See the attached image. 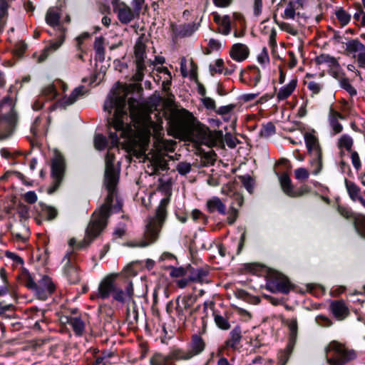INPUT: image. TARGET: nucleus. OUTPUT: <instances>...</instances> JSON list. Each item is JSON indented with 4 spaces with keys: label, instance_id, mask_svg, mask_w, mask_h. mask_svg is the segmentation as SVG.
<instances>
[{
    "label": "nucleus",
    "instance_id": "473e14b6",
    "mask_svg": "<svg viewBox=\"0 0 365 365\" xmlns=\"http://www.w3.org/2000/svg\"><path fill=\"white\" fill-rule=\"evenodd\" d=\"M289 329V349L292 348V346H294L298 331L297 319L292 318L287 324Z\"/></svg>",
    "mask_w": 365,
    "mask_h": 365
},
{
    "label": "nucleus",
    "instance_id": "c756f323",
    "mask_svg": "<svg viewBox=\"0 0 365 365\" xmlns=\"http://www.w3.org/2000/svg\"><path fill=\"white\" fill-rule=\"evenodd\" d=\"M197 141L205 145L210 146L212 144L210 132L208 128H199L195 130Z\"/></svg>",
    "mask_w": 365,
    "mask_h": 365
},
{
    "label": "nucleus",
    "instance_id": "052dcab7",
    "mask_svg": "<svg viewBox=\"0 0 365 365\" xmlns=\"http://www.w3.org/2000/svg\"><path fill=\"white\" fill-rule=\"evenodd\" d=\"M42 93L49 100L55 98L57 96V91L53 85H49L46 87Z\"/></svg>",
    "mask_w": 365,
    "mask_h": 365
},
{
    "label": "nucleus",
    "instance_id": "bb28decb",
    "mask_svg": "<svg viewBox=\"0 0 365 365\" xmlns=\"http://www.w3.org/2000/svg\"><path fill=\"white\" fill-rule=\"evenodd\" d=\"M67 323L72 327L74 334L81 336L85 331V323L80 317H70L67 318Z\"/></svg>",
    "mask_w": 365,
    "mask_h": 365
},
{
    "label": "nucleus",
    "instance_id": "680f3d73",
    "mask_svg": "<svg viewBox=\"0 0 365 365\" xmlns=\"http://www.w3.org/2000/svg\"><path fill=\"white\" fill-rule=\"evenodd\" d=\"M9 4L6 0H0V24L8 16Z\"/></svg>",
    "mask_w": 365,
    "mask_h": 365
},
{
    "label": "nucleus",
    "instance_id": "393cba45",
    "mask_svg": "<svg viewBox=\"0 0 365 365\" xmlns=\"http://www.w3.org/2000/svg\"><path fill=\"white\" fill-rule=\"evenodd\" d=\"M297 85V79H292L289 83L282 87L277 94L278 101H284L287 99L294 92Z\"/></svg>",
    "mask_w": 365,
    "mask_h": 365
},
{
    "label": "nucleus",
    "instance_id": "20e7f679",
    "mask_svg": "<svg viewBox=\"0 0 365 365\" xmlns=\"http://www.w3.org/2000/svg\"><path fill=\"white\" fill-rule=\"evenodd\" d=\"M169 198H163L156 209L155 215L148 218V222L142 240L138 242L139 247H146L155 242L159 236L163 224L167 215Z\"/></svg>",
    "mask_w": 365,
    "mask_h": 365
},
{
    "label": "nucleus",
    "instance_id": "a19ab883",
    "mask_svg": "<svg viewBox=\"0 0 365 365\" xmlns=\"http://www.w3.org/2000/svg\"><path fill=\"white\" fill-rule=\"evenodd\" d=\"M354 145L353 138L347 134L342 135L339 139L338 147L339 149L344 148L349 152H351Z\"/></svg>",
    "mask_w": 365,
    "mask_h": 365
},
{
    "label": "nucleus",
    "instance_id": "423d86ee",
    "mask_svg": "<svg viewBox=\"0 0 365 365\" xmlns=\"http://www.w3.org/2000/svg\"><path fill=\"white\" fill-rule=\"evenodd\" d=\"M125 106V96H118L108 98L104 103L103 109L105 111H108L109 114L115 108L113 116L108 120V123L115 130L123 131L125 129L124 119L128 118Z\"/></svg>",
    "mask_w": 365,
    "mask_h": 365
},
{
    "label": "nucleus",
    "instance_id": "79ce46f5",
    "mask_svg": "<svg viewBox=\"0 0 365 365\" xmlns=\"http://www.w3.org/2000/svg\"><path fill=\"white\" fill-rule=\"evenodd\" d=\"M335 15L341 27L346 26L351 21V15L347 13L342 7L339 8L335 12Z\"/></svg>",
    "mask_w": 365,
    "mask_h": 365
},
{
    "label": "nucleus",
    "instance_id": "7c9ffc66",
    "mask_svg": "<svg viewBox=\"0 0 365 365\" xmlns=\"http://www.w3.org/2000/svg\"><path fill=\"white\" fill-rule=\"evenodd\" d=\"M242 331L239 326L235 327L230 333V338L225 341L227 347L235 348L240 342Z\"/></svg>",
    "mask_w": 365,
    "mask_h": 365
},
{
    "label": "nucleus",
    "instance_id": "864d4df0",
    "mask_svg": "<svg viewBox=\"0 0 365 365\" xmlns=\"http://www.w3.org/2000/svg\"><path fill=\"white\" fill-rule=\"evenodd\" d=\"M176 170L181 175H185L191 170V164L187 162H180L176 166Z\"/></svg>",
    "mask_w": 365,
    "mask_h": 365
},
{
    "label": "nucleus",
    "instance_id": "cd10ccee",
    "mask_svg": "<svg viewBox=\"0 0 365 365\" xmlns=\"http://www.w3.org/2000/svg\"><path fill=\"white\" fill-rule=\"evenodd\" d=\"M277 175L279 177V181L283 192L289 197L294 195V186L289 175L286 173L281 175L277 173Z\"/></svg>",
    "mask_w": 365,
    "mask_h": 365
},
{
    "label": "nucleus",
    "instance_id": "e433bc0d",
    "mask_svg": "<svg viewBox=\"0 0 365 365\" xmlns=\"http://www.w3.org/2000/svg\"><path fill=\"white\" fill-rule=\"evenodd\" d=\"M353 226L356 233L365 240V215L358 213V217L353 222Z\"/></svg>",
    "mask_w": 365,
    "mask_h": 365
},
{
    "label": "nucleus",
    "instance_id": "774afa93",
    "mask_svg": "<svg viewBox=\"0 0 365 365\" xmlns=\"http://www.w3.org/2000/svg\"><path fill=\"white\" fill-rule=\"evenodd\" d=\"M277 25L281 30L284 31L291 35L296 36L297 34V30L292 28L288 23L282 21L277 23Z\"/></svg>",
    "mask_w": 365,
    "mask_h": 365
},
{
    "label": "nucleus",
    "instance_id": "de8ad7c7",
    "mask_svg": "<svg viewBox=\"0 0 365 365\" xmlns=\"http://www.w3.org/2000/svg\"><path fill=\"white\" fill-rule=\"evenodd\" d=\"M107 145V139L102 134H98L94 138V146L98 150H103Z\"/></svg>",
    "mask_w": 365,
    "mask_h": 365
},
{
    "label": "nucleus",
    "instance_id": "2eb2a0df",
    "mask_svg": "<svg viewBox=\"0 0 365 365\" xmlns=\"http://www.w3.org/2000/svg\"><path fill=\"white\" fill-rule=\"evenodd\" d=\"M209 273L210 269L208 267H194L188 265V275L191 282L200 284L208 282Z\"/></svg>",
    "mask_w": 365,
    "mask_h": 365
},
{
    "label": "nucleus",
    "instance_id": "13d9d810",
    "mask_svg": "<svg viewBox=\"0 0 365 365\" xmlns=\"http://www.w3.org/2000/svg\"><path fill=\"white\" fill-rule=\"evenodd\" d=\"M351 160L353 167L356 171H359L361 168V162L359 153L356 150L351 152Z\"/></svg>",
    "mask_w": 365,
    "mask_h": 365
},
{
    "label": "nucleus",
    "instance_id": "f257e3e1",
    "mask_svg": "<svg viewBox=\"0 0 365 365\" xmlns=\"http://www.w3.org/2000/svg\"><path fill=\"white\" fill-rule=\"evenodd\" d=\"M115 156L108 152L105 158V173L103 184L107 190L104 203L98 210L92 215L86 229L83 240L77 247L78 249L87 247L98 237L106 228L108 220L112 212H119L123 206L122 202L117 197V185L120 177V167L114 164Z\"/></svg>",
    "mask_w": 365,
    "mask_h": 365
},
{
    "label": "nucleus",
    "instance_id": "338daca9",
    "mask_svg": "<svg viewBox=\"0 0 365 365\" xmlns=\"http://www.w3.org/2000/svg\"><path fill=\"white\" fill-rule=\"evenodd\" d=\"M1 156L6 159L15 158L16 156L21 154L20 151L15 150L14 152L10 151L8 148H3L0 150Z\"/></svg>",
    "mask_w": 365,
    "mask_h": 365
},
{
    "label": "nucleus",
    "instance_id": "1a4fd4ad",
    "mask_svg": "<svg viewBox=\"0 0 365 365\" xmlns=\"http://www.w3.org/2000/svg\"><path fill=\"white\" fill-rule=\"evenodd\" d=\"M24 284L34 292L38 299L43 301L47 299L55 290L54 284L47 275H43L38 282H36L34 279L29 274L24 280Z\"/></svg>",
    "mask_w": 365,
    "mask_h": 365
},
{
    "label": "nucleus",
    "instance_id": "f8f14e48",
    "mask_svg": "<svg viewBox=\"0 0 365 365\" xmlns=\"http://www.w3.org/2000/svg\"><path fill=\"white\" fill-rule=\"evenodd\" d=\"M59 29V32H55L54 34L56 36V39L50 41L48 45L41 51L38 57L39 62L45 61L51 53L57 51L64 43L68 28L61 27Z\"/></svg>",
    "mask_w": 365,
    "mask_h": 365
},
{
    "label": "nucleus",
    "instance_id": "c03bdc74",
    "mask_svg": "<svg viewBox=\"0 0 365 365\" xmlns=\"http://www.w3.org/2000/svg\"><path fill=\"white\" fill-rule=\"evenodd\" d=\"M231 31L230 18L228 15H225L222 18L221 22L219 24V31L223 35H227Z\"/></svg>",
    "mask_w": 365,
    "mask_h": 365
},
{
    "label": "nucleus",
    "instance_id": "c85d7f7f",
    "mask_svg": "<svg viewBox=\"0 0 365 365\" xmlns=\"http://www.w3.org/2000/svg\"><path fill=\"white\" fill-rule=\"evenodd\" d=\"M170 364L173 361L189 360L192 359V355L188 350H184L179 348L173 349L168 354Z\"/></svg>",
    "mask_w": 365,
    "mask_h": 365
},
{
    "label": "nucleus",
    "instance_id": "aec40b11",
    "mask_svg": "<svg viewBox=\"0 0 365 365\" xmlns=\"http://www.w3.org/2000/svg\"><path fill=\"white\" fill-rule=\"evenodd\" d=\"M188 349L192 358L201 354L205 349V342L203 339L198 334L192 336L191 341L189 344Z\"/></svg>",
    "mask_w": 365,
    "mask_h": 365
},
{
    "label": "nucleus",
    "instance_id": "a18cd8bd",
    "mask_svg": "<svg viewBox=\"0 0 365 365\" xmlns=\"http://www.w3.org/2000/svg\"><path fill=\"white\" fill-rule=\"evenodd\" d=\"M275 133V125L272 122H269L267 124L263 125L262 128H261L259 133V137L267 138L270 135H274Z\"/></svg>",
    "mask_w": 365,
    "mask_h": 365
},
{
    "label": "nucleus",
    "instance_id": "bf43d9fd",
    "mask_svg": "<svg viewBox=\"0 0 365 365\" xmlns=\"http://www.w3.org/2000/svg\"><path fill=\"white\" fill-rule=\"evenodd\" d=\"M223 64H224L223 60L221 58H219L215 61V63L214 66L210 65V71L211 74L213 76L216 73H223V68H222Z\"/></svg>",
    "mask_w": 365,
    "mask_h": 365
},
{
    "label": "nucleus",
    "instance_id": "f03ea898",
    "mask_svg": "<svg viewBox=\"0 0 365 365\" xmlns=\"http://www.w3.org/2000/svg\"><path fill=\"white\" fill-rule=\"evenodd\" d=\"M116 277L117 274H112L103 279L99 284L96 297L106 299L112 296L113 300L121 304L133 300L134 296L133 282L128 281L123 289L115 284Z\"/></svg>",
    "mask_w": 365,
    "mask_h": 365
},
{
    "label": "nucleus",
    "instance_id": "ddd939ff",
    "mask_svg": "<svg viewBox=\"0 0 365 365\" xmlns=\"http://www.w3.org/2000/svg\"><path fill=\"white\" fill-rule=\"evenodd\" d=\"M232 202L227 210V221L228 224L232 225L238 217V208L244 204V196L240 192H235L230 196Z\"/></svg>",
    "mask_w": 365,
    "mask_h": 365
},
{
    "label": "nucleus",
    "instance_id": "7ed1b4c3",
    "mask_svg": "<svg viewBox=\"0 0 365 365\" xmlns=\"http://www.w3.org/2000/svg\"><path fill=\"white\" fill-rule=\"evenodd\" d=\"M252 275L264 277L267 289L273 293L287 294L294 287L287 276L257 262H252Z\"/></svg>",
    "mask_w": 365,
    "mask_h": 365
},
{
    "label": "nucleus",
    "instance_id": "ea45409f",
    "mask_svg": "<svg viewBox=\"0 0 365 365\" xmlns=\"http://www.w3.org/2000/svg\"><path fill=\"white\" fill-rule=\"evenodd\" d=\"M150 365H169L170 364L168 355L156 352L150 359Z\"/></svg>",
    "mask_w": 365,
    "mask_h": 365
},
{
    "label": "nucleus",
    "instance_id": "49530a36",
    "mask_svg": "<svg viewBox=\"0 0 365 365\" xmlns=\"http://www.w3.org/2000/svg\"><path fill=\"white\" fill-rule=\"evenodd\" d=\"M340 86L345 90L351 96H355L357 94L356 89L349 83V80L343 77L340 80Z\"/></svg>",
    "mask_w": 365,
    "mask_h": 365
},
{
    "label": "nucleus",
    "instance_id": "412c9836",
    "mask_svg": "<svg viewBox=\"0 0 365 365\" xmlns=\"http://www.w3.org/2000/svg\"><path fill=\"white\" fill-rule=\"evenodd\" d=\"M250 50L247 46L242 43H235L232 46L230 55L237 61H242L249 56Z\"/></svg>",
    "mask_w": 365,
    "mask_h": 365
},
{
    "label": "nucleus",
    "instance_id": "603ef678",
    "mask_svg": "<svg viewBox=\"0 0 365 365\" xmlns=\"http://www.w3.org/2000/svg\"><path fill=\"white\" fill-rule=\"evenodd\" d=\"M89 38H91V34L88 32H83L76 38V48L78 51H83V43Z\"/></svg>",
    "mask_w": 365,
    "mask_h": 365
},
{
    "label": "nucleus",
    "instance_id": "5701e85b",
    "mask_svg": "<svg viewBox=\"0 0 365 365\" xmlns=\"http://www.w3.org/2000/svg\"><path fill=\"white\" fill-rule=\"evenodd\" d=\"M195 298L192 296L190 295L187 297H184L181 298L178 297L176 300V307L175 310L178 314V316H183L184 311L190 309L195 302Z\"/></svg>",
    "mask_w": 365,
    "mask_h": 365
},
{
    "label": "nucleus",
    "instance_id": "6e6d98bb",
    "mask_svg": "<svg viewBox=\"0 0 365 365\" xmlns=\"http://www.w3.org/2000/svg\"><path fill=\"white\" fill-rule=\"evenodd\" d=\"M191 216L195 222H202L205 224L207 222V217L200 210L195 209L191 212Z\"/></svg>",
    "mask_w": 365,
    "mask_h": 365
},
{
    "label": "nucleus",
    "instance_id": "f704fd0d",
    "mask_svg": "<svg viewBox=\"0 0 365 365\" xmlns=\"http://www.w3.org/2000/svg\"><path fill=\"white\" fill-rule=\"evenodd\" d=\"M314 62L317 65H321L322 63H329L330 66L335 67L336 68H340V65L337 60L331 56L329 54L322 53L314 58Z\"/></svg>",
    "mask_w": 365,
    "mask_h": 365
},
{
    "label": "nucleus",
    "instance_id": "0eeeda50",
    "mask_svg": "<svg viewBox=\"0 0 365 365\" xmlns=\"http://www.w3.org/2000/svg\"><path fill=\"white\" fill-rule=\"evenodd\" d=\"M326 359L329 365H345L356 357L354 350L345 348L341 343L333 341L325 349Z\"/></svg>",
    "mask_w": 365,
    "mask_h": 365
},
{
    "label": "nucleus",
    "instance_id": "a878e982",
    "mask_svg": "<svg viewBox=\"0 0 365 365\" xmlns=\"http://www.w3.org/2000/svg\"><path fill=\"white\" fill-rule=\"evenodd\" d=\"M309 155L311 157L309 162L312 169V173L313 175H317L321 172L323 167L322 151L318 150L313 155Z\"/></svg>",
    "mask_w": 365,
    "mask_h": 365
},
{
    "label": "nucleus",
    "instance_id": "37998d69",
    "mask_svg": "<svg viewBox=\"0 0 365 365\" xmlns=\"http://www.w3.org/2000/svg\"><path fill=\"white\" fill-rule=\"evenodd\" d=\"M213 314L215 322L220 329L223 330H227L230 329V324L225 316L217 314L215 312H213Z\"/></svg>",
    "mask_w": 365,
    "mask_h": 365
},
{
    "label": "nucleus",
    "instance_id": "2f4dec72",
    "mask_svg": "<svg viewBox=\"0 0 365 365\" xmlns=\"http://www.w3.org/2000/svg\"><path fill=\"white\" fill-rule=\"evenodd\" d=\"M336 211L342 217L347 220H352V222H354L355 219L358 217V213L354 212L348 205L338 204Z\"/></svg>",
    "mask_w": 365,
    "mask_h": 365
},
{
    "label": "nucleus",
    "instance_id": "6ab92c4d",
    "mask_svg": "<svg viewBox=\"0 0 365 365\" xmlns=\"http://www.w3.org/2000/svg\"><path fill=\"white\" fill-rule=\"evenodd\" d=\"M209 212H217L222 215H227V210L225 204L218 197H213L209 199L206 203Z\"/></svg>",
    "mask_w": 365,
    "mask_h": 365
},
{
    "label": "nucleus",
    "instance_id": "6e6552de",
    "mask_svg": "<svg viewBox=\"0 0 365 365\" xmlns=\"http://www.w3.org/2000/svg\"><path fill=\"white\" fill-rule=\"evenodd\" d=\"M130 118L133 123V126L138 130H147L153 125L150 114L143 106L133 98L128 101Z\"/></svg>",
    "mask_w": 365,
    "mask_h": 365
},
{
    "label": "nucleus",
    "instance_id": "3c124183",
    "mask_svg": "<svg viewBox=\"0 0 365 365\" xmlns=\"http://www.w3.org/2000/svg\"><path fill=\"white\" fill-rule=\"evenodd\" d=\"M195 31V26L194 24H187L183 25L179 31V36L180 37L190 36L194 33Z\"/></svg>",
    "mask_w": 365,
    "mask_h": 365
},
{
    "label": "nucleus",
    "instance_id": "4d7b16f0",
    "mask_svg": "<svg viewBox=\"0 0 365 365\" xmlns=\"http://www.w3.org/2000/svg\"><path fill=\"white\" fill-rule=\"evenodd\" d=\"M237 178L247 190L249 193H251V176L249 174L238 175Z\"/></svg>",
    "mask_w": 365,
    "mask_h": 365
},
{
    "label": "nucleus",
    "instance_id": "dca6fc26",
    "mask_svg": "<svg viewBox=\"0 0 365 365\" xmlns=\"http://www.w3.org/2000/svg\"><path fill=\"white\" fill-rule=\"evenodd\" d=\"M85 87L84 86H79L76 88L71 93L69 96H64L56 102L55 106L62 109L66 108V107L73 104L78 98L84 94Z\"/></svg>",
    "mask_w": 365,
    "mask_h": 365
},
{
    "label": "nucleus",
    "instance_id": "a211bd4d",
    "mask_svg": "<svg viewBox=\"0 0 365 365\" xmlns=\"http://www.w3.org/2000/svg\"><path fill=\"white\" fill-rule=\"evenodd\" d=\"M45 21L48 26L53 29L55 32H59L61 27H65L61 24V16L56 8L48 9L46 14Z\"/></svg>",
    "mask_w": 365,
    "mask_h": 365
},
{
    "label": "nucleus",
    "instance_id": "69168bd1",
    "mask_svg": "<svg viewBox=\"0 0 365 365\" xmlns=\"http://www.w3.org/2000/svg\"><path fill=\"white\" fill-rule=\"evenodd\" d=\"M235 295L237 299H242L247 303L251 302V295L243 289H237L235 292Z\"/></svg>",
    "mask_w": 365,
    "mask_h": 365
},
{
    "label": "nucleus",
    "instance_id": "72a5a7b5",
    "mask_svg": "<svg viewBox=\"0 0 365 365\" xmlns=\"http://www.w3.org/2000/svg\"><path fill=\"white\" fill-rule=\"evenodd\" d=\"M65 274L71 284H76L80 281V275L77 267L71 264L65 266Z\"/></svg>",
    "mask_w": 365,
    "mask_h": 365
},
{
    "label": "nucleus",
    "instance_id": "5fc2aeb1",
    "mask_svg": "<svg viewBox=\"0 0 365 365\" xmlns=\"http://www.w3.org/2000/svg\"><path fill=\"white\" fill-rule=\"evenodd\" d=\"M188 275V266L185 268L180 267H173L170 272V276L173 277H180Z\"/></svg>",
    "mask_w": 365,
    "mask_h": 365
},
{
    "label": "nucleus",
    "instance_id": "4be33fe9",
    "mask_svg": "<svg viewBox=\"0 0 365 365\" xmlns=\"http://www.w3.org/2000/svg\"><path fill=\"white\" fill-rule=\"evenodd\" d=\"M134 53L136 62V68L139 71L145 69L144 60L145 58V45L138 40L134 46Z\"/></svg>",
    "mask_w": 365,
    "mask_h": 365
},
{
    "label": "nucleus",
    "instance_id": "c9c22d12",
    "mask_svg": "<svg viewBox=\"0 0 365 365\" xmlns=\"http://www.w3.org/2000/svg\"><path fill=\"white\" fill-rule=\"evenodd\" d=\"M353 226L356 233L365 240V215L358 213V217L353 222Z\"/></svg>",
    "mask_w": 365,
    "mask_h": 365
},
{
    "label": "nucleus",
    "instance_id": "4468645a",
    "mask_svg": "<svg viewBox=\"0 0 365 365\" xmlns=\"http://www.w3.org/2000/svg\"><path fill=\"white\" fill-rule=\"evenodd\" d=\"M344 185L349 198L353 202H359L365 207V199L363 197V194H365V191H362L361 187L356 182L347 178L344 179Z\"/></svg>",
    "mask_w": 365,
    "mask_h": 365
},
{
    "label": "nucleus",
    "instance_id": "09e8293b",
    "mask_svg": "<svg viewBox=\"0 0 365 365\" xmlns=\"http://www.w3.org/2000/svg\"><path fill=\"white\" fill-rule=\"evenodd\" d=\"M294 349V346H292V348L289 349V344H287L285 349L284 351H281L279 353L278 359L281 362V365H285L288 361L290 354H292Z\"/></svg>",
    "mask_w": 365,
    "mask_h": 365
},
{
    "label": "nucleus",
    "instance_id": "b1692460",
    "mask_svg": "<svg viewBox=\"0 0 365 365\" xmlns=\"http://www.w3.org/2000/svg\"><path fill=\"white\" fill-rule=\"evenodd\" d=\"M304 141L309 155H313L317 150H322L318 138L312 133H304Z\"/></svg>",
    "mask_w": 365,
    "mask_h": 365
},
{
    "label": "nucleus",
    "instance_id": "9d476101",
    "mask_svg": "<svg viewBox=\"0 0 365 365\" xmlns=\"http://www.w3.org/2000/svg\"><path fill=\"white\" fill-rule=\"evenodd\" d=\"M65 161L61 155H57L51 163V177L53 185L48 189L49 194L53 193L58 187L64 174Z\"/></svg>",
    "mask_w": 365,
    "mask_h": 365
},
{
    "label": "nucleus",
    "instance_id": "f3484780",
    "mask_svg": "<svg viewBox=\"0 0 365 365\" xmlns=\"http://www.w3.org/2000/svg\"><path fill=\"white\" fill-rule=\"evenodd\" d=\"M333 315L338 320H343L349 315V310L343 300H334L330 304Z\"/></svg>",
    "mask_w": 365,
    "mask_h": 365
},
{
    "label": "nucleus",
    "instance_id": "4c0bfd02",
    "mask_svg": "<svg viewBox=\"0 0 365 365\" xmlns=\"http://www.w3.org/2000/svg\"><path fill=\"white\" fill-rule=\"evenodd\" d=\"M346 50L349 53L365 51L364 45L358 38L351 39L346 43Z\"/></svg>",
    "mask_w": 365,
    "mask_h": 365
},
{
    "label": "nucleus",
    "instance_id": "58836bf2",
    "mask_svg": "<svg viewBox=\"0 0 365 365\" xmlns=\"http://www.w3.org/2000/svg\"><path fill=\"white\" fill-rule=\"evenodd\" d=\"M94 50L96 56L100 61L105 60L104 38L102 36L97 37L94 41Z\"/></svg>",
    "mask_w": 365,
    "mask_h": 365
},
{
    "label": "nucleus",
    "instance_id": "9b49d317",
    "mask_svg": "<svg viewBox=\"0 0 365 365\" xmlns=\"http://www.w3.org/2000/svg\"><path fill=\"white\" fill-rule=\"evenodd\" d=\"M111 4L113 11L117 14L118 21L124 25H127L135 19H138L133 13L132 8L124 2H118V0H112Z\"/></svg>",
    "mask_w": 365,
    "mask_h": 365
},
{
    "label": "nucleus",
    "instance_id": "0e129e2a",
    "mask_svg": "<svg viewBox=\"0 0 365 365\" xmlns=\"http://www.w3.org/2000/svg\"><path fill=\"white\" fill-rule=\"evenodd\" d=\"M329 125L332 128L333 135L339 134L343 130L342 125L336 119H329Z\"/></svg>",
    "mask_w": 365,
    "mask_h": 365
},
{
    "label": "nucleus",
    "instance_id": "8fccbe9b",
    "mask_svg": "<svg viewBox=\"0 0 365 365\" xmlns=\"http://www.w3.org/2000/svg\"><path fill=\"white\" fill-rule=\"evenodd\" d=\"M43 215L45 216L47 220H53L58 215L57 210L51 206H45L43 208Z\"/></svg>",
    "mask_w": 365,
    "mask_h": 365
},
{
    "label": "nucleus",
    "instance_id": "e2e57ef3",
    "mask_svg": "<svg viewBox=\"0 0 365 365\" xmlns=\"http://www.w3.org/2000/svg\"><path fill=\"white\" fill-rule=\"evenodd\" d=\"M126 232V225L125 223H120L113 231V236L115 238H122Z\"/></svg>",
    "mask_w": 365,
    "mask_h": 365
},
{
    "label": "nucleus",
    "instance_id": "39448f33",
    "mask_svg": "<svg viewBox=\"0 0 365 365\" xmlns=\"http://www.w3.org/2000/svg\"><path fill=\"white\" fill-rule=\"evenodd\" d=\"M13 99L5 96L0 101V140L10 137L18 122V115L14 108Z\"/></svg>",
    "mask_w": 365,
    "mask_h": 365
}]
</instances>
